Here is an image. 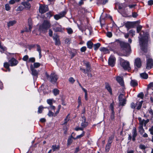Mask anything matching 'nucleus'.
<instances>
[{
  "instance_id": "obj_1",
  "label": "nucleus",
  "mask_w": 153,
  "mask_h": 153,
  "mask_svg": "<svg viewBox=\"0 0 153 153\" xmlns=\"http://www.w3.org/2000/svg\"><path fill=\"white\" fill-rule=\"evenodd\" d=\"M144 32L142 31L141 33H140L141 36H142L141 38L139 37V39L140 44V46L141 50L144 52H146L147 51V45L148 43V40L149 37V34L147 33H145L144 34Z\"/></svg>"
},
{
  "instance_id": "obj_2",
  "label": "nucleus",
  "mask_w": 153,
  "mask_h": 153,
  "mask_svg": "<svg viewBox=\"0 0 153 153\" xmlns=\"http://www.w3.org/2000/svg\"><path fill=\"white\" fill-rule=\"evenodd\" d=\"M51 25L49 21L44 20L43 23L40 25L39 31L40 33H46L48 30L50 28Z\"/></svg>"
},
{
  "instance_id": "obj_3",
  "label": "nucleus",
  "mask_w": 153,
  "mask_h": 153,
  "mask_svg": "<svg viewBox=\"0 0 153 153\" xmlns=\"http://www.w3.org/2000/svg\"><path fill=\"white\" fill-rule=\"evenodd\" d=\"M139 121V131L141 134H143L144 132L145 131L143 128V126L144 125V126H146V124L149 122V119H147L146 120H142L141 117L138 118Z\"/></svg>"
},
{
  "instance_id": "obj_4",
  "label": "nucleus",
  "mask_w": 153,
  "mask_h": 153,
  "mask_svg": "<svg viewBox=\"0 0 153 153\" xmlns=\"http://www.w3.org/2000/svg\"><path fill=\"white\" fill-rule=\"evenodd\" d=\"M120 44L121 48L125 51V52H126V54L125 56H128L131 51L130 45L127 43L123 41H120Z\"/></svg>"
},
{
  "instance_id": "obj_5",
  "label": "nucleus",
  "mask_w": 153,
  "mask_h": 153,
  "mask_svg": "<svg viewBox=\"0 0 153 153\" xmlns=\"http://www.w3.org/2000/svg\"><path fill=\"white\" fill-rule=\"evenodd\" d=\"M120 64L121 66L125 70L129 71L131 69L130 65L129 62L124 59L120 58Z\"/></svg>"
},
{
  "instance_id": "obj_6",
  "label": "nucleus",
  "mask_w": 153,
  "mask_h": 153,
  "mask_svg": "<svg viewBox=\"0 0 153 153\" xmlns=\"http://www.w3.org/2000/svg\"><path fill=\"white\" fill-rule=\"evenodd\" d=\"M45 76L47 79L52 82H56L58 78L57 75L54 73H51L50 75H49L47 73H46Z\"/></svg>"
},
{
  "instance_id": "obj_7",
  "label": "nucleus",
  "mask_w": 153,
  "mask_h": 153,
  "mask_svg": "<svg viewBox=\"0 0 153 153\" xmlns=\"http://www.w3.org/2000/svg\"><path fill=\"white\" fill-rule=\"evenodd\" d=\"M53 29L55 32H62L63 31L62 26L57 22L53 25Z\"/></svg>"
},
{
  "instance_id": "obj_8",
  "label": "nucleus",
  "mask_w": 153,
  "mask_h": 153,
  "mask_svg": "<svg viewBox=\"0 0 153 153\" xmlns=\"http://www.w3.org/2000/svg\"><path fill=\"white\" fill-rule=\"evenodd\" d=\"M48 10V7L47 5H40L39 7V10L40 13H43Z\"/></svg>"
},
{
  "instance_id": "obj_9",
  "label": "nucleus",
  "mask_w": 153,
  "mask_h": 153,
  "mask_svg": "<svg viewBox=\"0 0 153 153\" xmlns=\"http://www.w3.org/2000/svg\"><path fill=\"white\" fill-rule=\"evenodd\" d=\"M146 62V69H149L153 67V60L151 58L147 59Z\"/></svg>"
},
{
  "instance_id": "obj_10",
  "label": "nucleus",
  "mask_w": 153,
  "mask_h": 153,
  "mask_svg": "<svg viewBox=\"0 0 153 153\" xmlns=\"http://www.w3.org/2000/svg\"><path fill=\"white\" fill-rule=\"evenodd\" d=\"M134 65L136 68H139L141 67L142 65L141 61L140 58H137L135 59Z\"/></svg>"
},
{
  "instance_id": "obj_11",
  "label": "nucleus",
  "mask_w": 153,
  "mask_h": 153,
  "mask_svg": "<svg viewBox=\"0 0 153 153\" xmlns=\"http://www.w3.org/2000/svg\"><path fill=\"white\" fill-rule=\"evenodd\" d=\"M115 58L113 56H111L108 59V64L112 67L114 66L115 63Z\"/></svg>"
},
{
  "instance_id": "obj_12",
  "label": "nucleus",
  "mask_w": 153,
  "mask_h": 153,
  "mask_svg": "<svg viewBox=\"0 0 153 153\" xmlns=\"http://www.w3.org/2000/svg\"><path fill=\"white\" fill-rule=\"evenodd\" d=\"M66 13V12L65 11H63L58 14L54 15V18L56 20H58L64 17Z\"/></svg>"
},
{
  "instance_id": "obj_13",
  "label": "nucleus",
  "mask_w": 153,
  "mask_h": 153,
  "mask_svg": "<svg viewBox=\"0 0 153 153\" xmlns=\"http://www.w3.org/2000/svg\"><path fill=\"white\" fill-rule=\"evenodd\" d=\"M139 21H137L135 22H127L126 24V27L128 29L133 28L134 27V25L137 23Z\"/></svg>"
},
{
  "instance_id": "obj_14",
  "label": "nucleus",
  "mask_w": 153,
  "mask_h": 153,
  "mask_svg": "<svg viewBox=\"0 0 153 153\" xmlns=\"http://www.w3.org/2000/svg\"><path fill=\"white\" fill-rule=\"evenodd\" d=\"M9 62L10 66H11L16 65L18 63V61L14 58H12L10 60Z\"/></svg>"
},
{
  "instance_id": "obj_15",
  "label": "nucleus",
  "mask_w": 153,
  "mask_h": 153,
  "mask_svg": "<svg viewBox=\"0 0 153 153\" xmlns=\"http://www.w3.org/2000/svg\"><path fill=\"white\" fill-rule=\"evenodd\" d=\"M81 120L82 122L81 123V126L84 128L88 126V123L86 122V118L84 116L82 117Z\"/></svg>"
},
{
  "instance_id": "obj_16",
  "label": "nucleus",
  "mask_w": 153,
  "mask_h": 153,
  "mask_svg": "<svg viewBox=\"0 0 153 153\" xmlns=\"http://www.w3.org/2000/svg\"><path fill=\"white\" fill-rule=\"evenodd\" d=\"M31 70L32 71V74L34 76L37 77L38 74V72L36 69L33 68L32 65L30 66Z\"/></svg>"
},
{
  "instance_id": "obj_17",
  "label": "nucleus",
  "mask_w": 153,
  "mask_h": 153,
  "mask_svg": "<svg viewBox=\"0 0 153 153\" xmlns=\"http://www.w3.org/2000/svg\"><path fill=\"white\" fill-rule=\"evenodd\" d=\"M116 80L120 85L123 86L124 84L123 78L119 76H117L116 78Z\"/></svg>"
},
{
  "instance_id": "obj_18",
  "label": "nucleus",
  "mask_w": 153,
  "mask_h": 153,
  "mask_svg": "<svg viewBox=\"0 0 153 153\" xmlns=\"http://www.w3.org/2000/svg\"><path fill=\"white\" fill-rule=\"evenodd\" d=\"M84 64L86 67L87 72H91V70L89 63L87 62H84Z\"/></svg>"
},
{
  "instance_id": "obj_19",
  "label": "nucleus",
  "mask_w": 153,
  "mask_h": 153,
  "mask_svg": "<svg viewBox=\"0 0 153 153\" xmlns=\"http://www.w3.org/2000/svg\"><path fill=\"white\" fill-rule=\"evenodd\" d=\"M108 0H97V4L98 5L105 4L108 2Z\"/></svg>"
},
{
  "instance_id": "obj_20",
  "label": "nucleus",
  "mask_w": 153,
  "mask_h": 153,
  "mask_svg": "<svg viewBox=\"0 0 153 153\" xmlns=\"http://www.w3.org/2000/svg\"><path fill=\"white\" fill-rule=\"evenodd\" d=\"M22 4L27 9H29L30 8V4L28 2H22Z\"/></svg>"
},
{
  "instance_id": "obj_21",
  "label": "nucleus",
  "mask_w": 153,
  "mask_h": 153,
  "mask_svg": "<svg viewBox=\"0 0 153 153\" xmlns=\"http://www.w3.org/2000/svg\"><path fill=\"white\" fill-rule=\"evenodd\" d=\"M100 51L104 53H109V50L104 47H101L100 48Z\"/></svg>"
},
{
  "instance_id": "obj_22",
  "label": "nucleus",
  "mask_w": 153,
  "mask_h": 153,
  "mask_svg": "<svg viewBox=\"0 0 153 153\" xmlns=\"http://www.w3.org/2000/svg\"><path fill=\"white\" fill-rule=\"evenodd\" d=\"M130 85L133 87L136 86L138 85L137 82L135 80H132L131 81Z\"/></svg>"
},
{
  "instance_id": "obj_23",
  "label": "nucleus",
  "mask_w": 153,
  "mask_h": 153,
  "mask_svg": "<svg viewBox=\"0 0 153 153\" xmlns=\"http://www.w3.org/2000/svg\"><path fill=\"white\" fill-rule=\"evenodd\" d=\"M37 47L36 50L39 53V58H40L42 57L41 55V50L40 46L38 45H36Z\"/></svg>"
},
{
  "instance_id": "obj_24",
  "label": "nucleus",
  "mask_w": 153,
  "mask_h": 153,
  "mask_svg": "<svg viewBox=\"0 0 153 153\" xmlns=\"http://www.w3.org/2000/svg\"><path fill=\"white\" fill-rule=\"evenodd\" d=\"M87 46L89 49H91L93 46V44L91 41H89L87 43Z\"/></svg>"
},
{
  "instance_id": "obj_25",
  "label": "nucleus",
  "mask_w": 153,
  "mask_h": 153,
  "mask_svg": "<svg viewBox=\"0 0 153 153\" xmlns=\"http://www.w3.org/2000/svg\"><path fill=\"white\" fill-rule=\"evenodd\" d=\"M105 88L111 94H112V90L111 89V88L108 84L107 83L106 84Z\"/></svg>"
},
{
  "instance_id": "obj_26",
  "label": "nucleus",
  "mask_w": 153,
  "mask_h": 153,
  "mask_svg": "<svg viewBox=\"0 0 153 153\" xmlns=\"http://www.w3.org/2000/svg\"><path fill=\"white\" fill-rule=\"evenodd\" d=\"M4 67L8 70L9 71H10V69L9 68V66H10V64H9L7 62H5L4 64Z\"/></svg>"
},
{
  "instance_id": "obj_27",
  "label": "nucleus",
  "mask_w": 153,
  "mask_h": 153,
  "mask_svg": "<svg viewBox=\"0 0 153 153\" xmlns=\"http://www.w3.org/2000/svg\"><path fill=\"white\" fill-rule=\"evenodd\" d=\"M140 76L144 79H147L148 77V75L145 73H142L140 74Z\"/></svg>"
},
{
  "instance_id": "obj_28",
  "label": "nucleus",
  "mask_w": 153,
  "mask_h": 153,
  "mask_svg": "<svg viewBox=\"0 0 153 153\" xmlns=\"http://www.w3.org/2000/svg\"><path fill=\"white\" fill-rule=\"evenodd\" d=\"M100 46V43H97L93 45L94 49L95 50L97 51Z\"/></svg>"
},
{
  "instance_id": "obj_29",
  "label": "nucleus",
  "mask_w": 153,
  "mask_h": 153,
  "mask_svg": "<svg viewBox=\"0 0 153 153\" xmlns=\"http://www.w3.org/2000/svg\"><path fill=\"white\" fill-rule=\"evenodd\" d=\"M16 23V21L15 20L10 21L7 23V26L8 27H10L12 26Z\"/></svg>"
},
{
  "instance_id": "obj_30",
  "label": "nucleus",
  "mask_w": 153,
  "mask_h": 153,
  "mask_svg": "<svg viewBox=\"0 0 153 153\" xmlns=\"http://www.w3.org/2000/svg\"><path fill=\"white\" fill-rule=\"evenodd\" d=\"M132 137H136L137 135V129L135 128H134L132 130Z\"/></svg>"
},
{
  "instance_id": "obj_31",
  "label": "nucleus",
  "mask_w": 153,
  "mask_h": 153,
  "mask_svg": "<svg viewBox=\"0 0 153 153\" xmlns=\"http://www.w3.org/2000/svg\"><path fill=\"white\" fill-rule=\"evenodd\" d=\"M47 103L50 106L52 105L53 102H55V101L53 99H48L47 100Z\"/></svg>"
},
{
  "instance_id": "obj_32",
  "label": "nucleus",
  "mask_w": 153,
  "mask_h": 153,
  "mask_svg": "<svg viewBox=\"0 0 153 153\" xmlns=\"http://www.w3.org/2000/svg\"><path fill=\"white\" fill-rule=\"evenodd\" d=\"M44 108V107L42 105L39 106L38 108V113L39 114L41 113Z\"/></svg>"
},
{
  "instance_id": "obj_33",
  "label": "nucleus",
  "mask_w": 153,
  "mask_h": 153,
  "mask_svg": "<svg viewBox=\"0 0 153 153\" xmlns=\"http://www.w3.org/2000/svg\"><path fill=\"white\" fill-rule=\"evenodd\" d=\"M120 105L122 106H124L126 103V99H124L121 101H119Z\"/></svg>"
},
{
  "instance_id": "obj_34",
  "label": "nucleus",
  "mask_w": 153,
  "mask_h": 153,
  "mask_svg": "<svg viewBox=\"0 0 153 153\" xmlns=\"http://www.w3.org/2000/svg\"><path fill=\"white\" fill-rule=\"evenodd\" d=\"M53 92L54 95L56 96L59 93V91L57 89H54Z\"/></svg>"
},
{
  "instance_id": "obj_35",
  "label": "nucleus",
  "mask_w": 153,
  "mask_h": 153,
  "mask_svg": "<svg viewBox=\"0 0 153 153\" xmlns=\"http://www.w3.org/2000/svg\"><path fill=\"white\" fill-rule=\"evenodd\" d=\"M40 65V63L39 62H34L33 64L34 68H38Z\"/></svg>"
},
{
  "instance_id": "obj_36",
  "label": "nucleus",
  "mask_w": 153,
  "mask_h": 153,
  "mask_svg": "<svg viewBox=\"0 0 153 153\" xmlns=\"http://www.w3.org/2000/svg\"><path fill=\"white\" fill-rule=\"evenodd\" d=\"M111 147V145H108V144H107L106 145L105 148V151L106 152H109V150L110 149Z\"/></svg>"
},
{
  "instance_id": "obj_37",
  "label": "nucleus",
  "mask_w": 153,
  "mask_h": 153,
  "mask_svg": "<svg viewBox=\"0 0 153 153\" xmlns=\"http://www.w3.org/2000/svg\"><path fill=\"white\" fill-rule=\"evenodd\" d=\"M114 138V137H109L108 140V142L107 144L108 145H111V144L112 142V140Z\"/></svg>"
},
{
  "instance_id": "obj_38",
  "label": "nucleus",
  "mask_w": 153,
  "mask_h": 153,
  "mask_svg": "<svg viewBox=\"0 0 153 153\" xmlns=\"http://www.w3.org/2000/svg\"><path fill=\"white\" fill-rule=\"evenodd\" d=\"M69 120V115L68 114L66 117V118L64 119V123L63 124L64 125L66 124L68 122Z\"/></svg>"
},
{
  "instance_id": "obj_39",
  "label": "nucleus",
  "mask_w": 153,
  "mask_h": 153,
  "mask_svg": "<svg viewBox=\"0 0 153 153\" xmlns=\"http://www.w3.org/2000/svg\"><path fill=\"white\" fill-rule=\"evenodd\" d=\"M114 103H112L110 105V108L111 109V112L113 113L114 112Z\"/></svg>"
},
{
  "instance_id": "obj_40",
  "label": "nucleus",
  "mask_w": 153,
  "mask_h": 153,
  "mask_svg": "<svg viewBox=\"0 0 153 153\" xmlns=\"http://www.w3.org/2000/svg\"><path fill=\"white\" fill-rule=\"evenodd\" d=\"M142 28V26L140 25H139L137 27V33H139L141 31Z\"/></svg>"
},
{
  "instance_id": "obj_41",
  "label": "nucleus",
  "mask_w": 153,
  "mask_h": 153,
  "mask_svg": "<svg viewBox=\"0 0 153 153\" xmlns=\"http://www.w3.org/2000/svg\"><path fill=\"white\" fill-rule=\"evenodd\" d=\"M52 148L53 150V151H54L56 149H59V146H57L56 145H53L52 146Z\"/></svg>"
},
{
  "instance_id": "obj_42",
  "label": "nucleus",
  "mask_w": 153,
  "mask_h": 153,
  "mask_svg": "<svg viewBox=\"0 0 153 153\" xmlns=\"http://www.w3.org/2000/svg\"><path fill=\"white\" fill-rule=\"evenodd\" d=\"M68 81L70 83H71L72 84H73L75 80L72 77H70L69 78Z\"/></svg>"
},
{
  "instance_id": "obj_43",
  "label": "nucleus",
  "mask_w": 153,
  "mask_h": 153,
  "mask_svg": "<svg viewBox=\"0 0 153 153\" xmlns=\"http://www.w3.org/2000/svg\"><path fill=\"white\" fill-rule=\"evenodd\" d=\"M124 96V95L123 94H120L119 96V101H121V100L125 99L123 98Z\"/></svg>"
},
{
  "instance_id": "obj_44",
  "label": "nucleus",
  "mask_w": 153,
  "mask_h": 153,
  "mask_svg": "<svg viewBox=\"0 0 153 153\" xmlns=\"http://www.w3.org/2000/svg\"><path fill=\"white\" fill-rule=\"evenodd\" d=\"M67 32L69 34H71L73 33V31L72 29L71 28H69L67 29Z\"/></svg>"
},
{
  "instance_id": "obj_45",
  "label": "nucleus",
  "mask_w": 153,
  "mask_h": 153,
  "mask_svg": "<svg viewBox=\"0 0 153 153\" xmlns=\"http://www.w3.org/2000/svg\"><path fill=\"white\" fill-rule=\"evenodd\" d=\"M143 102V101H142L139 102L138 105L137 107V109L138 110H139L140 109L142 106Z\"/></svg>"
},
{
  "instance_id": "obj_46",
  "label": "nucleus",
  "mask_w": 153,
  "mask_h": 153,
  "mask_svg": "<svg viewBox=\"0 0 153 153\" xmlns=\"http://www.w3.org/2000/svg\"><path fill=\"white\" fill-rule=\"evenodd\" d=\"M148 112L149 114H150V117H153V110L151 109H150L148 110Z\"/></svg>"
},
{
  "instance_id": "obj_47",
  "label": "nucleus",
  "mask_w": 153,
  "mask_h": 153,
  "mask_svg": "<svg viewBox=\"0 0 153 153\" xmlns=\"http://www.w3.org/2000/svg\"><path fill=\"white\" fill-rule=\"evenodd\" d=\"M35 61V59L34 57H31L29 59V62H34Z\"/></svg>"
},
{
  "instance_id": "obj_48",
  "label": "nucleus",
  "mask_w": 153,
  "mask_h": 153,
  "mask_svg": "<svg viewBox=\"0 0 153 153\" xmlns=\"http://www.w3.org/2000/svg\"><path fill=\"white\" fill-rule=\"evenodd\" d=\"M48 115L50 117H51L54 116V113L51 111H49V112L48 114Z\"/></svg>"
},
{
  "instance_id": "obj_49",
  "label": "nucleus",
  "mask_w": 153,
  "mask_h": 153,
  "mask_svg": "<svg viewBox=\"0 0 153 153\" xmlns=\"http://www.w3.org/2000/svg\"><path fill=\"white\" fill-rule=\"evenodd\" d=\"M5 10L7 11H8L10 10V7L8 4H6L5 5Z\"/></svg>"
},
{
  "instance_id": "obj_50",
  "label": "nucleus",
  "mask_w": 153,
  "mask_h": 153,
  "mask_svg": "<svg viewBox=\"0 0 153 153\" xmlns=\"http://www.w3.org/2000/svg\"><path fill=\"white\" fill-rule=\"evenodd\" d=\"M139 148L141 149H145L146 148V147L143 144H140L139 146Z\"/></svg>"
},
{
  "instance_id": "obj_51",
  "label": "nucleus",
  "mask_w": 153,
  "mask_h": 153,
  "mask_svg": "<svg viewBox=\"0 0 153 153\" xmlns=\"http://www.w3.org/2000/svg\"><path fill=\"white\" fill-rule=\"evenodd\" d=\"M28 59V56L27 55H26L25 56L22 58V60L25 61H27Z\"/></svg>"
},
{
  "instance_id": "obj_52",
  "label": "nucleus",
  "mask_w": 153,
  "mask_h": 153,
  "mask_svg": "<svg viewBox=\"0 0 153 153\" xmlns=\"http://www.w3.org/2000/svg\"><path fill=\"white\" fill-rule=\"evenodd\" d=\"M46 15L47 16V18H50L52 16V14L51 12H49L47 13H46Z\"/></svg>"
},
{
  "instance_id": "obj_53",
  "label": "nucleus",
  "mask_w": 153,
  "mask_h": 153,
  "mask_svg": "<svg viewBox=\"0 0 153 153\" xmlns=\"http://www.w3.org/2000/svg\"><path fill=\"white\" fill-rule=\"evenodd\" d=\"M46 108H47L48 109H51L52 110H54L55 109V106L53 105H50L49 107H46Z\"/></svg>"
},
{
  "instance_id": "obj_54",
  "label": "nucleus",
  "mask_w": 153,
  "mask_h": 153,
  "mask_svg": "<svg viewBox=\"0 0 153 153\" xmlns=\"http://www.w3.org/2000/svg\"><path fill=\"white\" fill-rule=\"evenodd\" d=\"M84 134H85L84 131H83L82 133V134H81L77 136L76 137V138H75V139L79 138H80L81 137H83L84 135Z\"/></svg>"
},
{
  "instance_id": "obj_55",
  "label": "nucleus",
  "mask_w": 153,
  "mask_h": 153,
  "mask_svg": "<svg viewBox=\"0 0 153 153\" xmlns=\"http://www.w3.org/2000/svg\"><path fill=\"white\" fill-rule=\"evenodd\" d=\"M86 49V48L85 46H84L82 47L80 49V51L82 52H85Z\"/></svg>"
},
{
  "instance_id": "obj_56",
  "label": "nucleus",
  "mask_w": 153,
  "mask_h": 153,
  "mask_svg": "<svg viewBox=\"0 0 153 153\" xmlns=\"http://www.w3.org/2000/svg\"><path fill=\"white\" fill-rule=\"evenodd\" d=\"M78 104H79V105H81L82 103L81 102V97L79 96L78 99Z\"/></svg>"
},
{
  "instance_id": "obj_57",
  "label": "nucleus",
  "mask_w": 153,
  "mask_h": 153,
  "mask_svg": "<svg viewBox=\"0 0 153 153\" xmlns=\"http://www.w3.org/2000/svg\"><path fill=\"white\" fill-rule=\"evenodd\" d=\"M144 94L143 93H141L139 94L138 95L137 97H140L141 98H143V97Z\"/></svg>"
},
{
  "instance_id": "obj_58",
  "label": "nucleus",
  "mask_w": 153,
  "mask_h": 153,
  "mask_svg": "<svg viewBox=\"0 0 153 153\" xmlns=\"http://www.w3.org/2000/svg\"><path fill=\"white\" fill-rule=\"evenodd\" d=\"M138 16L137 13L134 12L132 13V16L133 17L136 18Z\"/></svg>"
},
{
  "instance_id": "obj_59",
  "label": "nucleus",
  "mask_w": 153,
  "mask_h": 153,
  "mask_svg": "<svg viewBox=\"0 0 153 153\" xmlns=\"http://www.w3.org/2000/svg\"><path fill=\"white\" fill-rule=\"evenodd\" d=\"M149 131L152 135H153V126L149 129Z\"/></svg>"
},
{
  "instance_id": "obj_60",
  "label": "nucleus",
  "mask_w": 153,
  "mask_h": 153,
  "mask_svg": "<svg viewBox=\"0 0 153 153\" xmlns=\"http://www.w3.org/2000/svg\"><path fill=\"white\" fill-rule=\"evenodd\" d=\"M107 36L109 38L111 37L112 36V33L111 32H108L107 33Z\"/></svg>"
},
{
  "instance_id": "obj_61",
  "label": "nucleus",
  "mask_w": 153,
  "mask_h": 153,
  "mask_svg": "<svg viewBox=\"0 0 153 153\" xmlns=\"http://www.w3.org/2000/svg\"><path fill=\"white\" fill-rule=\"evenodd\" d=\"M70 40L69 38H67L65 40V43L67 44H68L70 43Z\"/></svg>"
},
{
  "instance_id": "obj_62",
  "label": "nucleus",
  "mask_w": 153,
  "mask_h": 153,
  "mask_svg": "<svg viewBox=\"0 0 153 153\" xmlns=\"http://www.w3.org/2000/svg\"><path fill=\"white\" fill-rule=\"evenodd\" d=\"M23 8L21 6H19L18 8L16 9L17 11H19L20 10H23Z\"/></svg>"
},
{
  "instance_id": "obj_63",
  "label": "nucleus",
  "mask_w": 153,
  "mask_h": 153,
  "mask_svg": "<svg viewBox=\"0 0 153 153\" xmlns=\"http://www.w3.org/2000/svg\"><path fill=\"white\" fill-rule=\"evenodd\" d=\"M72 142V140L71 138H69L68 140V145H70Z\"/></svg>"
},
{
  "instance_id": "obj_64",
  "label": "nucleus",
  "mask_w": 153,
  "mask_h": 153,
  "mask_svg": "<svg viewBox=\"0 0 153 153\" xmlns=\"http://www.w3.org/2000/svg\"><path fill=\"white\" fill-rule=\"evenodd\" d=\"M153 4V0H150L148 1V4L149 5H151Z\"/></svg>"
}]
</instances>
